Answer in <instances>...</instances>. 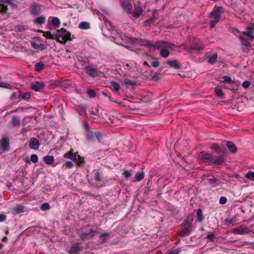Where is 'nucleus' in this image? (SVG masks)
Listing matches in <instances>:
<instances>
[{"instance_id": "f257e3e1", "label": "nucleus", "mask_w": 254, "mask_h": 254, "mask_svg": "<svg viewBox=\"0 0 254 254\" xmlns=\"http://www.w3.org/2000/svg\"><path fill=\"white\" fill-rule=\"evenodd\" d=\"M198 158L202 162L209 165H221L226 162V155L225 154L213 156L205 151L200 152L198 154Z\"/></svg>"}, {"instance_id": "f03ea898", "label": "nucleus", "mask_w": 254, "mask_h": 254, "mask_svg": "<svg viewBox=\"0 0 254 254\" xmlns=\"http://www.w3.org/2000/svg\"><path fill=\"white\" fill-rule=\"evenodd\" d=\"M193 217L192 215H189L182 223V229L177 232V234L182 237H185L190 234L192 230V222Z\"/></svg>"}, {"instance_id": "7ed1b4c3", "label": "nucleus", "mask_w": 254, "mask_h": 254, "mask_svg": "<svg viewBox=\"0 0 254 254\" xmlns=\"http://www.w3.org/2000/svg\"><path fill=\"white\" fill-rule=\"evenodd\" d=\"M56 35L57 37L56 41L62 44H65L67 41L71 40L70 32L63 28L57 30Z\"/></svg>"}, {"instance_id": "20e7f679", "label": "nucleus", "mask_w": 254, "mask_h": 254, "mask_svg": "<svg viewBox=\"0 0 254 254\" xmlns=\"http://www.w3.org/2000/svg\"><path fill=\"white\" fill-rule=\"evenodd\" d=\"M175 45L166 41H157L153 43V47L158 50H161L163 48L173 49Z\"/></svg>"}, {"instance_id": "39448f33", "label": "nucleus", "mask_w": 254, "mask_h": 254, "mask_svg": "<svg viewBox=\"0 0 254 254\" xmlns=\"http://www.w3.org/2000/svg\"><path fill=\"white\" fill-rule=\"evenodd\" d=\"M205 48V46L203 44L199 39L194 38L192 41L190 49L192 50H202Z\"/></svg>"}, {"instance_id": "423d86ee", "label": "nucleus", "mask_w": 254, "mask_h": 254, "mask_svg": "<svg viewBox=\"0 0 254 254\" xmlns=\"http://www.w3.org/2000/svg\"><path fill=\"white\" fill-rule=\"evenodd\" d=\"M223 13V8L222 6H215L213 10L210 13L209 17H212L220 20L221 18V15Z\"/></svg>"}, {"instance_id": "0eeeda50", "label": "nucleus", "mask_w": 254, "mask_h": 254, "mask_svg": "<svg viewBox=\"0 0 254 254\" xmlns=\"http://www.w3.org/2000/svg\"><path fill=\"white\" fill-rule=\"evenodd\" d=\"M85 70L86 74L91 77H95L99 74L98 70L94 67V65L93 64H88Z\"/></svg>"}, {"instance_id": "6e6552de", "label": "nucleus", "mask_w": 254, "mask_h": 254, "mask_svg": "<svg viewBox=\"0 0 254 254\" xmlns=\"http://www.w3.org/2000/svg\"><path fill=\"white\" fill-rule=\"evenodd\" d=\"M10 146L8 140L6 137H3L0 140V155L8 151Z\"/></svg>"}, {"instance_id": "1a4fd4ad", "label": "nucleus", "mask_w": 254, "mask_h": 254, "mask_svg": "<svg viewBox=\"0 0 254 254\" xmlns=\"http://www.w3.org/2000/svg\"><path fill=\"white\" fill-rule=\"evenodd\" d=\"M83 127L86 129V139L88 141H92L94 139V133H93L91 130V128L88 125V124L86 122H84Z\"/></svg>"}, {"instance_id": "9d476101", "label": "nucleus", "mask_w": 254, "mask_h": 254, "mask_svg": "<svg viewBox=\"0 0 254 254\" xmlns=\"http://www.w3.org/2000/svg\"><path fill=\"white\" fill-rule=\"evenodd\" d=\"M88 60L86 57H79L77 58V62L75 65L76 67L79 69H84L88 66Z\"/></svg>"}, {"instance_id": "9b49d317", "label": "nucleus", "mask_w": 254, "mask_h": 254, "mask_svg": "<svg viewBox=\"0 0 254 254\" xmlns=\"http://www.w3.org/2000/svg\"><path fill=\"white\" fill-rule=\"evenodd\" d=\"M30 14L32 16H37L41 11V5L36 2H33L29 8Z\"/></svg>"}, {"instance_id": "f8f14e48", "label": "nucleus", "mask_w": 254, "mask_h": 254, "mask_svg": "<svg viewBox=\"0 0 254 254\" xmlns=\"http://www.w3.org/2000/svg\"><path fill=\"white\" fill-rule=\"evenodd\" d=\"M83 250V248L80 246V244L75 243L72 244L69 250L67 251L69 254H78Z\"/></svg>"}, {"instance_id": "ddd939ff", "label": "nucleus", "mask_w": 254, "mask_h": 254, "mask_svg": "<svg viewBox=\"0 0 254 254\" xmlns=\"http://www.w3.org/2000/svg\"><path fill=\"white\" fill-rule=\"evenodd\" d=\"M239 38L241 41V44L242 45V50L243 52H248L250 51L251 45L249 41L246 38L240 36Z\"/></svg>"}, {"instance_id": "4468645a", "label": "nucleus", "mask_w": 254, "mask_h": 254, "mask_svg": "<svg viewBox=\"0 0 254 254\" xmlns=\"http://www.w3.org/2000/svg\"><path fill=\"white\" fill-rule=\"evenodd\" d=\"M121 6L125 11L128 13H131L132 11V4L129 2V0H120Z\"/></svg>"}, {"instance_id": "2eb2a0df", "label": "nucleus", "mask_w": 254, "mask_h": 254, "mask_svg": "<svg viewBox=\"0 0 254 254\" xmlns=\"http://www.w3.org/2000/svg\"><path fill=\"white\" fill-rule=\"evenodd\" d=\"M96 233L97 231L96 230L91 229L89 233H82L80 234V238L82 241H85L92 239Z\"/></svg>"}, {"instance_id": "dca6fc26", "label": "nucleus", "mask_w": 254, "mask_h": 254, "mask_svg": "<svg viewBox=\"0 0 254 254\" xmlns=\"http://www.w3.org/2000/svg\"><path fill=\"white\" fill-rule=\"evenodd\" d=\"M30 86L33 90L40 91L44 88L45 85L42 81H34L30 83Z\"/></svg>"}, {"instance_id": "f3484780", "label": "nucleus", "mask_w": 254, "mask_h": 254, "mask_svg": "<svg viewBox=\"0 0 254 254\" xmlns=\"http://www.w3.org/2000/svg\"><path fill=\"white\" fill-rule=\"evenodd\" d=\"M233 232L235 234L245 235L250 232L249 228L241 226L233 230Z\"/></svg>"}, {"instance_id": "a211bd4d", "label": "nucleus", "mask_w": 254, "mask_h": 254, "mask_svg": "<svg viewBox=\"0 0 254 254\" xmlns=\"http://www.w3.org/2000/svg\"><path fill=\"white\" fill-rule=\"evenodd\" d=\"M40 142L38 139L32 137L29 140V146L30 148L33 150H37L40 147Z\"/></svg>"}, {"instance_id": "6ab92c4d", "label": "nucleus", "mask_w": 254, "mask_h": 254, "mask_svg": "<svg viewBox=\"0 0 254 254\" xmlns=\"http://www.w3.org/2000/svg\"><path fill=\"white\" fill-rule=\"evenodd\" d=\"M254 31V23H251L249 26L247 27V31H244L242 33L249 37L251 39H254V35L253 34V31Z\"/></svg>"}, {"instance_id": "aec40b11", "label": "nucleus", "mask_w": 254, "mask_h": 254, "mask_svg": "<svg viewBox=\"0 0 254 254\" xmlns=\"http://www.w3.org/2000/svg\"><path fill=\"white\" fill-rule=\"evenodd\" d=\"M64 157L65 158H68L74 162L80 163V161H77L76 153H73L72 150H70L68 152L65 153Z\"/></svg>"}, {"instance_id": "412c9836", "label": "nucleus", "mask_w": 254, "mask_h": 254, "mask_svg": "<svg viewBox=\"0 0 254 254\" xmlns=\"http://www.w3.org/2000/svg\"><path fill=\"white\" fill-rule=\"evenodd\" d=\"M166 63L171 67L176 69L181 68V64L177 60H168Z\"/></svg>"}, {"instance_id": "4be33fe9", "label": "nucleus", "mask_w": 254, "mask_h": 254, "mask_svg": "<svg viewBox=\"0 0 254 254\" xmlns=\"http://www.w3.org/2000/svg\"><path fill=\"white\" fill-rule=\"evenodd\" d=\"M210 149L217 153H225L227 151L225 148L220 147L216 143H213L210 146Z\"/></svg>"}, {"instance_id": "5701e85b", "label": "nucleus", "mask_w": 254, "mask_h": 254, "mask_svg": "<svg viewBox=\"0 0 254 254\" xmlns=\"http://www.w3.org/2000/svg\"><path fill=\"white\" fill-rule=\"evenodd\" d=\"M13 213L18 214L24 212L25 207L21 204H17L13 208Z\"/></svg>"}, {"instance_id": "b1692460", "label": "nucleus", "mask_w": 254, "mask_h": 254, "mask_svg": "<svg viewBox=\"0 0 254 254\" xmlns=\"http://www.w3.org/2000/svg\"><path fill=\"white\" fill-rule=\"evenodd\" d=\"M226 146L231 152L235 153L237 152V147L233 142L227 141L226 142Z\"/></svg>"}, {"instance_id": "393cba45", "label": "nucleus", "mask_w": 254, "mask_h": 254, "mask_svg": "<svg viewBox=\"0 0 254 254\" xmlns=\"http://www.w3.org/2000/svg\"><path fill=\"white\" fill-rule=\"evenodd\" d=\"M142 11L143 10L141 7H136L135 8V11L133 12H131V14L134 18H137L141 15Z\"/></svg>"}, {"instance_id": "a878e982", "label": "nucleus", "mask_w": 254, "mask_h": 254, "mask_svg": "<svg viewBox=\"0 0 254 254\" xmlns=\"http://www.w3.org/2000/svg\"><path fill=\"white\" fill-rule=\"evenodd\" d=\"M208 183L211 185L213 187H215L218 185L219 180L212 176L210 178L207 179Z\"/></svg>"}, {"instance_id": "bb28decb", "label": "nucleus", "mask_w": 254, "mask_h": 254, "mask_svg": "<svg viewBox=\"0 0 254 254\" xmlns=\"http://www.w3.org/2000/svg\"><path fill=\"white\" fill-rule=\"evenodd\" d=\"M204 219L203 214L202 213V211L200 208H199L197 210L196 212V221H198L199 223L202 222Z\"/></svg>"}, {"instance_id": "cd10ccee", "label": "nucleus", "mask_w": 254, "mask_h": 254, "mask_svg": "<svg viewBox=\"0 0 254 254\" xmlns=\"http://www.w3.org/2000/svg\"><path fill=\"white\" fill-rule=\"evenodd\" d=\"M43 160L48 165H51L54 162V158L52 156L47 155L43 158Z\"/></svg>"}, {"instance_id": "c85d7f7f", "label": "nucleus", "mask_w": 254, "mask_h": 254, "mask_svg": "<svg viewBox=\"0 0 254 254\" xmlns=\"http://www.w3.org/2000/svg\"><path fill=\"white\" fill-rule=\"evenodd\" d=\"M218 55L216 53H213L210 57L208 58L207 62L208 63L213 64L217 60Z\"/></svg>"}, {"instance_id": "c756f323", "label": "nucleus", "mask_w": 254, "mask_h": 254, "mask_svg": "<svg viewBox=\"0 0 254 254\" xmlns=\"http://www.w3.org/2000/svg\"><path fill=\"white\" fill-rule=\"evenodd\" d=\"M206 239L211 242H214L216 239L215 234L212 232H208L206 236Z\"/></svg>"}, {"instance_id": "7c9ffc66", "label": "nucleus", "mask_w": 254, "mask_h": 254, "mask_svg": "<svg viewBox=\"0 0 254 254\" xmlns=\"http://www.w3.org/2000/svg\"><path fill=\"white\" fill-rule=\"evenodd\" d=\"M45 64L42 62L36 64L35 65V69L37 72H40L45 68Z\"/></svg>"}, {"instance_id": "2f4dec72", "label": "nucleus", "mask_w": 254, "mask_h": 254, "mask_svg": "<svg viewBox=\"0 0 254 254\" xmlns=\"http://www.w3.org/2000/svg\"><path fill=\"white\" fill-rule=\"evenodd\" d=\"M94 179L96 181H101L102 180V173L98 170L94 171Z\"/></svg>"}, {"instance_id": "473e14b6", "label": "nucleus", "mask_w": 254, "mask_h": 254, "mask_svg": "<svg viewBox=\"0 0 254 254\" xmlns=\"http://www.w3.org/2000/svg\"><path fill=\"white\" fill-rule=\"evenodd\" d=\"M0 3H5L9 4L11 7L13 8H17V5L14 2V0H3L2 1H0Z\"/></svg>"}, {"instance_id": "72a5a7b5", "label": "nucleus", "mask_w": 254, "mask_h": 254, "mask_svg": "<svg viewBox=\"0 0 254 254\" xmlns=\"http://www.w3.org/2000/svg\"><path fill=\"white\" fill-rule=\"evenodd\" d=\"M45 22V17L44 16H41L40 17H37L34 20V22L37 24H42L44 23Z\"/></svg>"}, {"instance_id": "f704fd0d", "label": "nucleus", "mask_w": 254, "mask_h": 254, "mask_svg": "<svg viewBox=\"0 0 254 254\" xmlns=\"http://www.w3.org/2000/svg\"><path fill=\"white\" fill-rule=\"evenodd\" d=\"M167 48H163L160 50V55L161 57L167 58L169 55V52Z\"/></svg>"}, {"instance_id": "c9c22d12", "label": "nucleus", "mask_w": 254, "mask_h": 254, "mask_svg": "<svg viewBox=\"0 0 254 254\" xmlns=\"http://www.w3.org/2000/svg\"><path fill=\"white\" fill-rule=\"evenodd\" d=\"M144 177V173L143 172H138L135 175V181L139 182L142 180Z\"/></svg>"}, {"instance_id": "e433bc0d", "label": "nucleus", "mask_w": 254, "mask_h": 254, "mask_svg": "<svg viewBox=\"0 0 254 254\" xmlns=\"http://www.w3.org/2000/svg\"><path fill=\"white\" fill-rule=\"evenodd\" d=\"M79 28L81 29L86 30L90 28V24L87 22H81L79 24Z\"/></svg>"}, {"instance_id": "4c0bfd02", "label": "nucleus", "mask_w": 254, "mask_h": 254, "mask_svg": "<svg viewBox=\"0 0 254 254\" xmlns=\"http://www.w3.org/2000/svg\"><path fill=\"white\" fill-rule=\"evenodd\" d=\"M11 123L14 127L19 125L20 124L19 118L16 116L13 117L11 121Z\"/></svg>"}, {"instance_id": "58836bf2", "label": "nucleus", "mask_w": 254, "mask_h": 254, "mask_svg": "<svg viewBox=\"0 0 254 254\" xmlns=\"http://www.w3.org/2000/svg\"><path fill=\"white\" fill-rule=\"evenodd\" d=\"M87 94L90 98H94L96 96V91L90 88L87 89Z\"/></svg>"}, {"instance_id": "ea45409f", "label": "nucleus", "mask_w": 254, "mask_h": 254, "mask_svg": "<svg viewBox=\"0 0 254 254\" xmlns=\"http://www.w3.org/2000/svg\"><path fill=\"white\" fill-rule=\"evenodd\" d=\"M45 37H47V38L51 39H55L56 40V33L54 34H52L51 32L50 31H47L45 33V34L43 35Z\"/></svg>"}, {"instance_id": "a19ab883", "label": "nucleus", "mask_w": 254, "mask_h": 254, "mask_svg": "<svg viewBox=\"0 0 254 254\" xmlns=\"http://www.w3.org/2000/svg\"><path fill=\"white\" fill-rule=\"evenodd\" d=\"M30 97H31L30 93L29 92H26V93L20 94L18 96V98L28 100V99H30Z\"/></svg>"}, {"instance_id": "79ce46f5", "label": "nucleus", "mask_w": 254, "mask_h": 254, "mask_svg": "<svg viewBox=\"0 0 254 254\" xmlns=\"http://www.w3.org/2000/svg\"><path fill=\"white\" fill-rule=\"evenodd\" d=\"M90 117L91 118L94 119L95 116H99V109L97 108L95 109V111L93 109H92V110H90Z\"/></svg>"}, {"instance_id": "37998d69", "label": "nucleus", "mask_w": 254, "mask_h": 254, "mask_svg": "<svg viewBox=\"0 0 254 254\" xmlns=\"http://www.w3.org/2000/svg\"><path fill=\"white\" fill-rule=\"evenodd\" d=\"M142 45L148 48H152L153 47V43L151 41L147 40L143 41Z\"/></svg>"}, {"instance_id": "c03bdc74", "label": "nucleus", "mask_w": 254, "mask_h": 254, "mask_svg": "<svg viewBox=\"0 0 254 254\" xmlns=\"http://www.w3.org/2000/svg\"><path fill=\"white\" fill-rule=\"evenodd\" d=\"M215 94L219 97H222L224 95V93L221 88L218 87L215 88L214 89Z\"/></svg>"}, {"instance_id": "a18cd8bd", "label": "nucleus", "mask_w": 254, "mask_h": 254, "mask_svg": "<svg viewBox=\"0 0 254 254\" xmlns=\"http://www.w3.org/2000/svg\"><path fill=\"white\" fill-rule=\"evenodd\" d=\"M110 238V234L108 233H104L99 236V238L103 242L106 241Z\"/></svg>"}, {"instance_id": "49530a36", "label": "nucleus", "mask_w": 254, "mask_h": 254, "mask_svg": "<svg viewBox=\"0 0 254 254\" xmlns=\"http://www.w3.org/2000/svg\"><path fill=\"white\" fill-rule=\"evenodd\" d=\"M52 24L56 27H59L60 25V21L58 18L54 17L52 18Z\"/></svg>"}, {"instance_id": "de8ad7c7", "label": "nucleus", "mask_w": 254, "mask_h": 254, "mask_svg": "<svg viewBox=\"0 0 254 254\" xmlns=\"http://www.w3.org/2000/svg\"><path fill=\"white\" fill-rule=\"evenodd\" d=\"M111 85L115 91H119L121 88L120 85L115 81L111 82Z\"/></svg>"}, {"instance_id": "09e8293b", "label": "nucleus", "mask_w": 254, "mask_h": 254, "mask_svg": "<svg viewBox=\"0 0 254 254\" xmlns=\"http://www.w3.org/2000/svg\"><path fill=\"white\" fill-rule=\"evenodd\" d=\"M155 17L154 16L150 18L147 20H146L144 22V25L145 26H149L151 24L153 23L154 21Z\"/></svg>"}, {"instance_id": "8fccbe9b", "label": "nucleus", "mask_w": 254, "mask_h": 254, "mask_svg": "<svg viewBox=\"0 0 254 254\" xmlns=\"http://www.w3.org/2000/svg\"><path fill=\"white\" fill-rule=\"evenodd\" d=\"M131 171H128L127 170H123V175L126 179H127L131 176Z\"/></svg>"}, {"instance_id": "3c124183", "label": "nucleus", "mask_w": 254, "mask_h": 254, "mask_svg": "<svg viewBox=\"0 0 254 254\" xmlns=\"http://www.w3.org/2000/svg\"><path fill=\"white\" fill-rule=\"evenodd\" d=\"M222 78L224 79V80H223L222 81L223 83H234V81H232V79L229 76H224Z\"/></svg>"}, {"instance_id": "603ef678", "label": "nucleus", "mask_w": 254, "mask_h": 254, "mask_svg": "<svg viewBox=\"0 0 254 254\" xmlns=\"http://www.w3.org/2000/svg\"><path fill=\"white\" fill-rule=\"evenodd\" d=\"M25 30V27L23 25H18L15 27L16 32H23Z\"/></svg>"}, {"instance_id": "864d4df0", "label": "nucleus", "mask_w": 254, "mask_h": 254, "mask_svg": "<svg viewBox=\"0 0 254 254\" xmlns=\"http://www.w3.org/2000/svg\"><path fill=\"white\" fill-rule=\"evenodd\" d=\"M94 134L98 141L101 142L102 139L103 134L100 131H96L94 133Z\"/></svg>"}, {"instance_id": "5fc2aeb1", "label": "nucleus", "mask_w": 254, "mask_h": 254, "mask_svg": "<svg viewBox=\"0 0 254 254\" xmlns=\"http://www.w3.org/2000/svg\"><path fill=\"white\" fill-rule=\"evenodd\" d=\"M50 208V205L48 203H44L41 205V209L43 211L49 210Z\"/></svg>"}, {"instance_id": "6e6d98bb", "label": "nucleus", "mask_w": 254, "mask_h": 254, "mask_svg": "<svg viewBox=\"0 0 254 254\" xmlns=\"http://www.w3.org/2000/svg\"><path fill=\"white\" fill-rule=\"evenodd\" d=\"M246 177L250 180H254V172H249L246 175Z\"/></svg>"}, {"instance_id": "4d7b16f0", "label": "nucleus", "mask_w": 254, "mask_h": 254, "mask_svg": "<svg viewBox=\"0 0 254 254\" xmlns=\"http://www.w3.org/2000/svg\"><path fill=\"white\" fill-rule=\"evenodd\" d=\"M0 8V13H5L7 12L8 10V8L7 6H5L2 4H1Z\"/></svg>"}, {"instance_id": "13d9d810", "label": "nucleus", "mask_w": 254, "mask_h": 254, "mask_svg": "<svg viewBox=\"0 0 254 254\" xmlns=\"http://www.w3.org/2000/svg\"><path fill=\"white\" fill-rule=\"evenodd\" d=\"M73 163L69 161H66L64 165V167L66 169H70L73 167Z\"/></svg>"}, {"instance_id": "bf43d9fd", "label": "nucleus", "mask_w": 254, "mask_h": 254, "mask_svg": "<svg viewBox=\"0 0 254 254\" xmlns=\"http://www.w3.org/2000/svg\"><path fill=\"white\" fill-rule=\"evenodd\" d=\"M30 160L34 163H36L38 161V157L36 154H32L30 157Z\"/></svg>"}, {"instance_id": "052dcab7", "label": "nucleus", "mask_w": 254, "mask_h": 254, "mask_svg": "<svg viewBox=\"0 0 254 254\" xmlns=\"http://www.w3.org/2000/svg\"><path fill=\"white\" fill-rule=\"evenodd\" d=\"M125 84L127 85H131V86H134L136 84L133 81L129 80V79H126V80L125 81Z\"/></svg>"}, {"instance_id": "680f3d73", "label": "nucleus", "mask_w": 254, "mask_h": 254, "mask_svg": "<svg viewBox=\"0 0 254 254\" xmlns=\"http://www.w3.org/2000/svg\"><path fill=\"white\" fill-rule=\"evenodd\" d=\"M227 201V198L225 196H221L219 199V203L221 204H225Z\"/></svg>"}, {"instance_id": "e2e57ef3", "label": "nucleus", "mask_w": 254, "mask_h": 254, "mask_svg": "<svg viewBox=\"0 0 254 254\" xmlns=\"http://www.w3.org/2000/svg\"><path fill=\"white\" fill-rule=\"evenodd\" d=\"M155 61L151 62V66L154 67H157L159 66V62L158 61L157 59H154Z\"/></svg>"}, {"instance_id": "0e129e2a", "label": "nucleus", "mask_w": 254, "mask_h": 254, "mask_svg": "<svg viewBox=\"0 0 254 254\" xmlns=\"http://www.w3.org/2000/svg\"><path fill=\"white\" fill-rule=\"evenodd\" d=\"M219 20L214 19L213 20L211 21L210 23V27L211 28H214L216 24L219 22Z\"/></svg>"}, {"instance_id": "69168bd1", "label": "nucleus", "mask_w": 254, "mask_h": 254, "mask_svg": "<svg viewBox=\"0 0 254 254\" xmlns=\"http://www.w3.org/2000/svg\"><path fill=\"white\" fill-rule=\"evenodd\" d=\"M251 85V82L249 80L244 81L242 83V86L244 88H247Z\"/></svg>"}, {"instance_id": "338daca9", "label": "nucleus", "mask_w": 254, "mask_h": 254, "mask_svg": "<svg viewBox=\"0 0 254 254\" xmlns=\"http://www.w3.org/2000/svg\"><path fill=\"white\" fill-rule=\"evenodd\" d=\"M180 252V250L179 249H176L174 250H173L171 252H168L166 253V254H179Z\"/></svg>"}, {"instance_id": "774afa93", "label": "nucleus", "mask_w": 254, "mask_h": 254, "mask_svg": "<svg viewBox=\"0 0 254 254\" xmlns=\"http://www.w3.org/2000/svg\"><path fill=\"white\" fill-rule=\"evenodd\" d=\"M32 47L36 50H38L40 48V45L36 43L35 42H33L31 43Z\"/></svg>"}]
</instances>
